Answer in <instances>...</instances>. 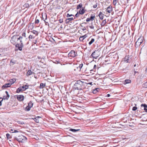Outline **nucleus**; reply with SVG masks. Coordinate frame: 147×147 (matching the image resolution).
<instances>
[{
	"mask_svg": "<svg viewBox=\"0 0 147 147\" xmlns=\"http://www.w3.org/2000/svg\"><path fill=\"white\" fill-rule=\"evenodd\" d=\"M17 98L18 100L20 101H22L24 99V97L22 95H18L17 96Z\"/></svg>",
	"mask_w": 147,
	"mask_h": 147,
	"instance_id": "8",
	"label": "nucleus"
},
{
	"mask_svg": "<svg viewBox=\"0 0 147 147\" xmlns=\"http://www.w3.org/2000/svg\"><path fill=\"white\" fill-rule=\"evenodd\" d=\"M85 12V11L84 8H83L82 10L80 9L79 11V13L80 14H83Z\"/></svg>",
	"mask_w": 147,
	"mask_h": 147,
	"instance_id": "17",
	"label": "nucleus"
},
{
	"mask_svg": "<svg viewBox=\"0 0 147 147\" xmlns=\"http://www.w3.org/2000/svg\"><path fill=\"white\" fill-rule=\"evenodd\" d=\"M79 67L78 66V67H74V71H80V70H79Z\"/></svg>",
	"mask_w": 147,
	"mask_h": 147,
	"instance_id": "30",
	"label": "nucleus"
},
{
	"mask_svg": "<svg viewBox=\"0 0 147 147\" xmlns=\"http://www.w3.org/2000/svg\"><path fill=\"white\" fill-rule=\"evenodd\" d=\"M110 94H107V97H109L110 96Z\"/></svg>",
	"mask_w": 147,
	"mask_h": 147,
	"instance_id": "60",
	"label": "nucleus"
},
{
	"mask_svg": "<svg viewBox=\"0 0 147 147\" xmlns=\"http://www.w3.org/2000/svg\"><path fill=\"white\" fill-rule=\"evenodd\" d=\"M82 30L83 31H84L85 30H86V28L85 27H84V28H83L82 29Z\"/></svg>",
	"mask_w": 147,
	"mask_h": 147,
	"instance_id": "57",
	"label": "nucleus"
},
{
	"mask_svg": "<svg viewBox=\"0 0 147 147\" xmlns=\"http://www.w3.org/2000/svg\"><path fill=\"white\" fill-rule=\"evenodd\" d=\"M96 68V65H94V69H95Z\"/></svg>",
	"mask_w": 147,
	"mask_h": 147,
	"instance_id": "62",
	"label": "nucleus"
},
{
	"mask_svg": "<svg viewBox=\"0 0 147 147\" xmlns=\"http://www.w3.org/2000/svg\"><path fill=\"white\" fill-rule=\"evenodd\" d=\"M32 74V72L31 71V70H29L27 72V74L28 76H30Z\"/></svg>",
	"mask_w": 147,
	"mask_h": 147,
	"instance_id": "24",
	"label": "nucleus"
},
{
	"mask_svg": "<svg viewBox=\"0 0 147 147\" xmlns=\"http://www.w3.org/2000/svg\"><path fill=\"white\" fill-rule=\"evenodd\" d=\"M87 36L86 34L84 36H80L79 38V40L81 41H83V40L87 37Z\"/></svg>",
	"mask_w": 147,
	"mask_h": 147,
	"instance_id": "13",
	"label": "nucleus"
},
{
	"mask_svg": "<svg viewBox=\"0 0 147 147\" xmlns=\"http://www.w3.org/2000/svg\"><path fill=\"white\" fill-rule=\"evenodd\" d=\"M23 38V37L21 36H20L19 37L17 38V40H20V42H23V41H22V39Z\"/></svg>",
	"mask_w": 147,
	"mask_h": 147,
	"instance_id": "25",
	"label": "nucleus"
},
{
	"mask_svg": "<svg viewBox=\"0 0 147 147\" xmlns=\"http://www.w3.org/2000/svg\"><path fill=\"white\" fill-rule=\"evenodd\" d=\"M103 14L101 12H100V13H99V14L98 15V16L99 17V18L100 20H103Z\"/></svg>",
	"mask_w": 147,
	"mask_h": 147,
	"instance_id": "15",
	"label": "nucleus"
},
{
	"mask_svg": "<svg viewBox=\"0 0 147 147\" xmlns=\"http://www.w3.org/2000/svg\"><path fill=\"white\" fill-rule=\"evenodd\" d=\"M33 119V118H32ZM34 119V121L36 122V123H39V120L36 118H35L34 119Z\"/></svg>",
	"mask_w": 147,
	"mask_h": 147,
	"instance_id": "36",
	"label": "nucleus"
},
{
	"mask_svg": "<svg viewBox=\"0 0 147 147\" xmlns=\"http://www.w3.org/2000/svg\"><path fill=\"white\" fill-rule=\"evenodd\" d=\"M6 96H7V98H9V96H10L9 94H7Z\"/></svg>",
	"mask_w": 147,
	"mask_h": 147,
	"instance_id": "56",
	"label": "nucleus"
},
{
	"mask_svg": "<svg viewBox=\"0 0 147 147\" xmlns=\"http://www.w3.org/2000/svg\"><path fill=\"white\" fill-rule=\"evenodd\" d=\"M82 3H80L78 5H77V9H78L80 8H81L82 7Z\"/></svg>",
	"mask_w": 147,
	"mask_h": 147,
	"instance_id": "21",
	"label": "nucleus"
},
{
	"mask_svg": "<svg viewBox=\"0 0 147 147\" xmlns=\"http://www.w3.org/2000/svg\"><path fill=\"white\" fill-rule=\"evenodd\" d=\"M37 42V39L36 40H34L33 41V43L34 44H36V43Z\"/></svg>",
	"mask_w": 147,
	"mask_h": 147,
	"instance_id": "53",
	"label": "nucleus"
},
{
	"mask_svg": "<svg viewBox=\"0 0 147 147\" xmlns=\"http://www.w3.org/2000/svg\"><path fill=\"white\" fill-rule=\"evenodd\" d=\"M137 109V107H133L132 110L133 111H136Z\"/></svg>",
	"mask_w": 147,
	"mask_h": 147,
	"instance_id": "43",
	"label": "nucleus"
},
{
	"mask_svg": "<svg viewBox=\"0 0 147 147\" xmlns=\"http://www.w3.org/2000/svg\"><path fill=\"white\" fill-rule=\"evenodd\" d=\"M24 6L26 7H28L29 6V4H25L24 5Z\"/></svg>",
	"mask_w": 147,
	"mask_h": 147,
	"instance_id": "51",
	"label": "nucleus"
},
{
	"mask_svg": "<svg viewBox=\"0 0 147 147\" xmlns=\"http://www.w3.org/2000/svg\"><path fill=\"white\" fill-rule=\"evenodd\" d=\"M37 17L36 18V20L35 21V23L36 24H38L39 23V20L38 19H37Z\"/></svg>",
	"mask_w": 147,
	"mask_h": 147,
	"instance_id": "39",
	"label": "nucleus"
},
{
	"mask_svg": "<svg viewBox=\"0 0 147 147\" xmlns=\"http://www.w3.org/2000/svg\"><path fill=\"white\" fill-rule=\"evenodd\" d=\"M73 16L74 17V16L73 14H69V13H68L67 15V18L69 17H70Z\"/></svg>",
	"mask_w": 147,
	"mask_h": 147,
	"instance_id": "40",
	"label": "nucleus"
},
{
	"mask_svg": "<svg viewBox=\"0 0 147 147\" xmlns=\"http://www.w3.org/2000/svg\"><path fill=\"white\" fill-rule=\"evenodd\" d=\"M44 21H45V23L46 24V25H47V23H48V22H47L46 21H45V20H44Z\"/></svg>",
	"mask_w": 147,
	"mask_h": 147,
	"instance_id": "59",
	"label": "nucleus"
},
{
	"mask_svg": "<svg viewBox=\"0 0 147 147\" xmlns=\"http://www.w3.org/2000/svg\"><path fill=\"white\" fill-rule=\"evenodd\" d=\"M83 66V64L82 63H81L79 65V66H78L79 68V70H81V68Z\"/></svg>",
	"mask_w": 147,
	"mask_h": 147,
	"instance_id": "34",
	"label": "nucleus"
},
{
	"mask_svg": "<svg viewBox=\"0 0 147 147\" xmlns=\"http://www.w3.org/2000/svg\"><path fill=\"white\" fill-rule=\"evenodd\" d=\"M94 41V38H92L91 41L89 42V44L90 45Z\"/></svg>",
	"mask_w": 147,
	"mask_h": 147,
	"instance_id": "32",
	"label": "nucleus"
},
{
	"mask_svg": "<svg viewBox=\"0 0 147 147\" xmlns=\"http://www.w3.org/2000/svg\"><path fill=\"white\" fill-rule=\"evenodd\" d=\"M32 32L34 34H35L36 36H37L38 34V32L36 31L35 30H33L31 32Z\"/></svg>",
	"mask_w": 147,
	"mask_h": 147,
	"instance_id": "28",
	"label": "nucleus"
},
{
	"mask_svg": "<svg viewBox=\"0 0 147 147\" xmlns=\"http://www.w3.org/2000/svg\"><path fill=\"white\" fill-rule=\"evenodd\" d=\"M132 57L131 55L126 56L124 58V60L127 63H129L131 62V61Z\"/></svg>",
	"mask_w": 147,
	"mask_h": 147,
	"instance_id": "5",
	"label": "nucleus"
},
{
	"mask_svg": "<svg viewBox=\"0 0 147 147\" xmlns=\"http://www.w3.org/2000/svg\"><path fill=\"white\" fill-rule=\"evenodd\" d=\"M11 85V84L9 83L6 84L2 86V88L4 89L6 88L9 87Z\"/></svg>",
	"mask_w": 147,
	"mask_h": 147,
	"instance_id": "9",
	"label": "nucleus"
},
{
	"mask_svg": "<svg viewBox=\"0 0 147 147\" xmlns=\"http://www.w3.org/2000/svg\"><path fill=\"white\" fill-rule=\"evenodd\" d=\"M28 106L32 108L33 106V103L32 101H30L28 103Z\"/></svg>",
	"mask_w": 147,
	"mask_h": 147,
	"instance_id": "20",
	"label": "nucleus"
},
{
	"mask_svg": "<svg viewBox=\"0 0 147 147\" xmlns=\"http://www.w3.org/2000/svg\"><path fill=\"white\" fill-rule=\"evenodd\" d=\"M22 35L24 37H26V34L25 32H23L22 33Z\"/></svg>",
	"mask_w": 147,
	"mask_h": 147,
	"instance_id": "46",
	"label": "nucleus"
},
{
	"mask_svg": "<svg viewBox=\"0 0 147 147\" xmlns=\"http://www.w3.org/2000/svg\"><path fill=\"white\" fill-rule=\"evenodd\" d=\"M106 23V19L103 20L102 23L101 24V25L102 26H104L105 24Z\"/></svg>",
	"mask_w": 147,
	"mask_h": 147,
	"instance_id": "22",
	"label": "nucleus"
},
{
	"mask_svg": "<svg viewBox=\"0 0 147 147\" xmlns=\"http://www.w3.org/2000/svg\"><path fill=\"white\" fill-rule=\"evenodd\" d=\"M80 14V13H79L78 12L75 15L76 17H79V15Z\"/></svg>",
	"mask_w": 147,
	"mask_h": 147,
	"instance_id": "45",
	"label": "nucleus"
},
{
	"mask_svg": "<svg viewBox=\"0 0 147 147\" xmlns=\"http://www.w3.org/2000/svg\"><path fill=\"white\" fill-rule=\"evenodd\" d=\"M28 38H29V40L30 41H31V39L34 38V36L33 37V36L32 35H30L29 36Z\"/></svg>",
	"mask_w": 147,
	"mask_h": 147,
	"instance_id": "26",
	"label": "nucleus"
},
{
	"mask_svg": "<svg viewBox=\"0 0 147 147\" xmlns=\"http://www.w3.org/2000/svg\"><path fill=\"white\" fill-rule=\"evenodd\" d=\"M90 20H90V18H87L86 20V21L87 22L90 21Z\"/></svg>",
	"mask_w": 147,
	"mask_h": 147,
	"instance_id": "52",
	"label": "nucleus"
},
{
	"mask_svg": "<svg viewBox=\"0 0 147 147\" xmlns=\"http://www.w3.org/2000/svg\"><path fill=\"white\" fill-rule=\"evenodd\" d=\"M97 7V3H96V4L94 5L93 6V7L94 8H96Z\"/></svg>",
	"mask_w": 147,
	"mask_h": 147,
	"instance_id": "49",
	"label": "nucleus"
},
{
	"mask_svg": "<svg viewBox=\"0 0 147 147\" xmlns=\"http://www.w3.org/2000/svg\"><path fill=\"white\" fill-rule=\"evenodd\" d=\"M3 100H8L9 98H8L7 97V96H3Z\"/></svg>",
	"mask_w": 147,
	"mask_h": 147,
	"instance_id": "41",
	"label": "nucleus"
},
{
	"mask_svg": "<svg viewBox=\"0 0 147 147\" xmlns=\"http://www.w3.org/2000/svg\"><path fill=\"white\" fill-rule=\"evenodd\" d=\"M59 22L60 23H61L63 22V20L62 19H59Z\"/></svg>",
	"mask_w": 147,
	"mask_h": 147,
	"instance_id": "48",
	"label": "nucleus"
},
{
	"mask_svg": "<svg viewBox=\"0 0 147 147\" xmlns=\"http://www.w3.org/2000/svg\"><path fill=\"white\" fill-rule=\"evenodd\" d=\"M86 83L80 80L76 82L73 86V88L75 90H81L84 88L85 84Z\"/></svg>",
	"mask_w": 147,
	"mask_h": 147,
	"instance_id": "1",
	"label": "nucleus"
},
{
	"mask_svg": "<svg viewBox=\"0 0 147 147\" xmlns=\"http://www.w3.org/2000/svg\"><path fill=\"white\" fill-rule=\"evenodd\" d=\"M144 86H146V88H147V82H146L144 84Z\"/></svg>",
	"mask_w": 147,
	"mask_h": 147,
	"instance_id": "54",
	"label": "nucleus"
},
{
	"mask_svg": "<svg viewBox=\"0 0 147 147\" xmlns=\"http://www.w3.org/2000/svg\"><path fill=\"white\" fill-rule=\"evenodd\" d=\"M13 131H14L13 132H11V133H16L18 132V131L16 130L13 129Z\"/></svg>",
	"mask_w": 147,
	"mask_h": 147,
	"instance_id": "47",
	"label": "nucleus"
},
{
	"mask_svg": "<svg viewBox=\"0 0 147 147\" xmlns=\"http://www.w3.org/2000/svg\"><path fill=\"white\" fill-rule=\"evenodd\" d=\"M20 45V44H18V43H17V44L16 45V47H18Z\"/></svg>",
	"mask_w": 147,
	"mask_h": 147,
	"instance_id": "50",
	"label": "nucleus"
},
{
	"mask_svg": "<svg viewBox=\"0 0 147 147\" xmlns=\"http://www.w3.org/2000/svg\"><path fill=\"white\" fill-rule=\"evenodd\" d=\"M3 100V99L2 97L0 98V106L2 105V101Z\"/></svg>",
	"mask_w": 147,
	"mask_h": 147,
	"instance_id": "38",
	"label": "nucleus"
},
{
	"mask_svg": "<svg viewBox=\"0 0 147 147\" xmlns=\"http://www.w3.org/2000/svg\"><path fill=\"white\" fill-rule=\"evenodd\" d=\"M86 24V22H84V23H82L81 24V26H82V27H83V26L82 25V24Z\"/></svg>",
	"mask_w": 147,
	"mask_h": 147,
	"instance_id": "58",
	"label": "nucleus"
},
{
	"mask_svg": "<svg viewBox=\"0 0 147 147\" xmlns=\"http://www.w3.org/2000/svg\"><path fill=\"white\" fill-rule=\"evenodd\" d=\"M22 88H18L16 90V92L17 93H19V92H20L22 90Z\"/></svg>",
	"mask_w": 147,
	"mask_h": 147,
	"instance_id": "33",
	"label": "nucleus"
},
{
	"mask_svg": "<svg viewBox=\"0 0 147 147\" xmlns=\"http://www.w3.org/2000/svg\"><path fill=\"white\" fill-rule=\"evenodd\" d=\"M112 7L111 5H109L107 8L106 11L108 13H110L112 11Z\"/></svg>",
	"mask_w": 147,
	"mask_h": 147,
	"instance_id": "10",
	"label": "nucleus"
},
{
	"mask_svg": "<svg viewBox=\"0 0 147 147\" xmlns=\"http://www.w3.org/2000/svg\"><path fill=\"white\" fill-rule=\"evenodd\" d=\"M96 51H95L93 52L90 56L91 57L93 58L97 59L99 55L98 54H97L96 52Z\"/></svg>",
	"mask_w": 147,
	"mask_h": 147,
	"instance_id": "7",
	"label": "nucleus"
},
{
	"mask_svg": "<svg viewBox=\"0 0 147 147\" xmlns=\"http://www.w3.org/2000/svg\"><path fill=\"white\" fill-rule=\"evenodd\" d=\"M141 107H144V110L146 112H147V105L146 104H142L141 105Z\"/></svg>",
	"mask_w": 147,
	"mask_h": 147,
	"instance_id": "11",
	"label": "nucleus"
},
{
	"mask_svg": "<svg viewBox=\"0 0 147 147\" xmlns=\"http://www.w3.org/2000/svg\"><path fill=\"white\" fill-rule=\"evenodd\" d=\"M95 18V15L94 14L92 15L90 17V19L91 20H93Z\"/></svg>",
	"mask_w": 147,
	"mask_h": 147,
	"instance_id": "31",
	"label": "nucleus"
},
{
	"mask_svg": "<svg viewBox=\"0 0 147 147\" xmlns=\"http://www.w3.org/2000/svg\"><path fill=\"white\" fill-rule=\"evenodd\" d=\"M45 84L43 83H41L40 85V88H42L45 86Z\"/></svg>",
	"mask_w": 147,
	"mask_h": 147,
	"instance_id": "27",
	"label": "nucleus"
},
{
	"mask_svg": "<svg viewBox=\"0 0 147 147\" xmlns=\"http://www.w3.org/2000/svg\"><path fill=\"white\" fill-rule=\"evenodd\" d=\"M100 90V89L99 88H96L93 90L92 92L94 94H96L97 92H99Z\"/></svg>",
	"mask_w": 147,
	"mask_h": 147,
	"instance_id": "14",
	"label": "nucleus"
},
{
	"mask_svg": "<svg viewBox=\"0 0 147 147\" xmlns=\"http://www.w3.org/2000/svg\"><path fill=\"white\" fill-rule=\"evenodd\" d=\"M73 18H70L67 19L66 20V23H68L70 21L73 20H74Z\"/></svg>",
	"mask_w": 147,
	"mask_h": 147,
	"instance_id": "16",
	"label": "nucleus"
},
{
	"mask_svg": "<svg viewBox=\"0 0 147 147\" xmlns=\"http://www.w3.org/2000/svg\"><path fill=\"white\" fill-rule=\"evenodd\" d=\"M30 107L28 106L26 108V109L27 111H29L30 110L31 108Z\"/></svg>",
	"mask_w": 147,
	"mask_h": 147,
	"instance_id": "35",
	"label": "nucleus"
},
{
	"mask_svg": "<svg viewBox=\"0 0 147 147\" xmlns=\"http://www.w3.org/2000/svg\"><path fill=\"white\" fill-rule=\"evenodd\" d=\"M50 40L51 42L53 43H54V42L55 41L52 38L50 39Z\"/></svg>",
	"mask_w": 147,
	"mask_h": 147,
	"instance_id": "44",
	"label": "nucleus"
},
{
	"mask_svg": "<svg viewBox=\"0 0 147 147\" xmlns=\"http://www.w3.org/2000/svg\"><path fill=\"white\" fill-rule=\"evenodd\" d=\"M18 123L19 124H21V125H23L24 123L23 122H22V121H18Z\"/></svg>",
	"mask_w": 147,
	"mask_h": 147,
	"instance_id": "42",
	"label": "nucleus"
},
{
	"mask_svg": "<svg viewBox=\"0 0 147 147\" xmlns=\"http://www.w3.org/2000/svg\"><path fill=\"white\" fill-rule=\"evenodd\" d=\"M14 139L19 142H23L27 140V138L25 137L22 135L18 136V137L15 136L14 138Z\"/></svg>",
	"mask_w": 147,
	"mask_h": 147,
	"instance_id": "2",
	"label": "nucleus"
},
{
	"mask_svg": "<svg viewBox=\"0 0 147 147\" xmlns=\"http://www.w3.org/2000/svg\"><path fill=\"white\" fill-rule=\"evenodd\" d=\"M18 35H14L11 38L10 40L11 42L13 45H15L16 44V41L17 40V37Z\"/></svg>",
	"mask_w": 147,
	"mask_h": 147,
	"instance_id": "6",
	"label": "nucleus"
},
{
	"mask_svg": "<svg viewBox=\"0 0 147 147\" xmlns=\"http://www.w3.org/2000/svg\"><path fill=\"white\" fill-rule=\"evenodd\" d=\"M5 92L6 93V94H8V92H7V91H5Z\"/></svg>",
	"mask_w": 147,
	"mask_h": 147,
	"instance_id": "63",
	"label": "nucleus"
},
{
	"mask_svg": "<svg viewBox=\"0 0 147 147\" xmlns=\"http://www.w3.org/2000/svg\"><path fill=\"white\" fill-rule=\"evenodd\" d=\"M77 56V52L74 50H71L68 54V57H74Z\"/></svg>",
	"mask_w": 147,
	"mask_h": 147,
	"instance_id": "4",
	"label": "nucleus"
},
{
	"mask_svg": "<svg viewBox=\"0 0 147 147\" xmlns=\"http://www.w3.org/2000/svg\"><path fill=\"white\" fill-rule=\"evenodd\" d=\"M13 129H11L10 131V132L11 133V132H13Z\"/></svg>",
	"mask_w": 147,
	"mask_h": 147,
	"instance_id": "61",
	"label": "nucleus"
},
{
	"mask_svg": "<svg viewBox=\"0 0 147 147\" xmlns=\"http://www.w3.org/2000/svg\"><path fill=\"white\" fill-rule=\"evenodd\" d=\"M143 37L141 36H140L136 42L135 45L140 46L143 42Z\"/></svg>",
	"mask_w": 147,
	"mask_h": 147,
	"instance_id": "3",
	"label": "nucleus"
},
{
	"mask_svg": "<svg viewBox=\"0 0 147 147\" xmlns=\"http://www.w3.org/2000/svg\"><path fill=\"white\" fill-rule=\"evenodd\" d=\"M92 82H90V83H88V84H90V85H92Z\"/></svg>",
	"mask_w": 147,
	"mask_h": 147,
	"instance_id": "64",
	"label": "nucleus"
},
{
	"mask_svg": "<svg viewBox=\"0 0 147 147\" xmlns=\"http://www.w3.org/2000/svg\"><path fill=\"white\" fill-rule=\"evenodd\" d=\"M21 44H20L19 46L18 47L19 50L21 51L22 50V48L24 47V45L23 44V42H21Z\"/></svg>",
	"mask_w": 147,
	"mask_h": 147,
	"instance_id": "12",
	"label": "nucleus"
},
{
	"mask_svg": "<svg viewBox=\"0 0 147 147\" xmlns=\"http://www.w3.org/2000/svg\"><path fill=\"white\" fill-rule=\"evenodd\" d=\"M117 0H113V4L114 5H115L116 3H117Z\"/></svg>",
	"mask_w": 147,
	"mask_h": 147,
	"instance_id": "37",
	"label": "nucleus"
},
{
	"mask_svg": "<svg viewBox=\"0 0 147 147\" xmlns=\"http://www.w3.org/2000/svg\"><path fill=\"white\" fill-rule=\"evenodd\" d=\"M80 129H69V130L74 132H76L77 131L80 130Z\"/></svg>",
	"mask_w": 147,
	"mask_h": 147,
	"instance_id": "19",
	"label": "nucleus"
},
{
	"mask_svg": "<svg viewBox=\"0 0 147 147\" xmlns=\"http://www.w3.org/2000/svg\"><path fill=\"white\" fill-rule=\"evenodd\" d=\"M6 136L7 139H10L11 138V136L8 133L6 134Z\"/></svg>",
	"mask_w": 147,
	"mask_h": 147,
	"instance_id": "29",
	"label": "nucleus"
},
{
	"mask_svg": "<svg viewBox=\"0 0 147 147\" xmlns=\"http://www.w3.org/2000/svg\"><path fill=\"white\" fill-rule=\"evenodd\" d=\"M131 82V80H126L125 81V84H129Z\"/></svg>",
	"mask_w": 147,
	"mask_h": 147,
	"instance_id": "23",
	"label": "nucleus"
},
{
	"mask_svg": "<svg viewBox=\"0 0 147 147\" xmlns=\"http://www.w3.org/2000/svg\"><path fill=\"white\" fill-rule=\"evenodd\" d=\"M89 27L91 28V29H94V26H89Z\"/></svg>",
	"mask_w": 147,
	"mask_h": 147,
	"instance_id": "55",
	"label": "nucleus"
},
{
	"mask_svg": "<svg viewBox=\"0 0 147 147\" xmlns=\"http://www.w3.org/2000/svg\"><path fill=\"white\" fill-rule=\"evenodd\" d=\"M28 86L26 85L23 86L22 87V88L24 89V90H25L27 89L28 88Z\"/></svg>",
	"mask_w": 147,
	"mask_h": 147,
	"instance_id": "18",
	"label": "nucleus"
}]
</instances>
